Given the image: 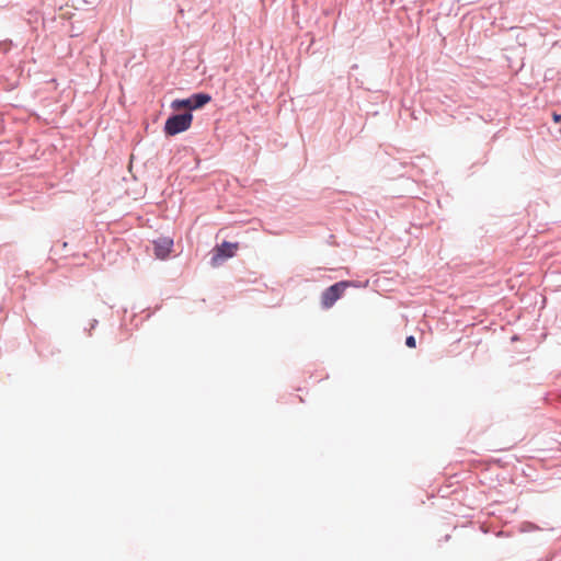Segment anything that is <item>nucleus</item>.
Returning a JSON list of instances; mask_svg holds the SVG:
<instances>
[{
	"label": "nucleus",
	"instance_id": "obj_8",
	"mask_svg": "<svg viewBox=\"0 0 561 561\" xmlns=\"http://www.w3.org/2000/svg\"><path fill=\"white\" fill-rule=\"evenodd\" d=\"M552 118L556 123H559L561 122V114H558V113H553L552 114Z\"/></svg>",
	"mask_w": 561,
	"mask_h": 561
},
{
	"label": "nucleus",
	"instance_id": "obj_4",
	"mask_svg": "<svg viewBox=\"0 0 561 561\" xmlns=\"http://www.w3.org/2000/svg\"><path fill=\"white\" fill-rule=\"evenodd\" d=\"M238 250V243L222 242L220 245L216 248V254L213 257L214 261L218 259H228L232 257Z\"/></svg>",
	"mask_w": 561,
	"mask_h": 561
},
{
	"label": "nucleus",
	"instance_id": "obj_1",
	"mask_svg": "<svg viewBox=\"0 0 561 561\" xmlns=\"http://www.w3.org/2000/svg\"><path fill=\"white\" fill-rule=\"evenodd\" d=\"M193 121V115L190 112L183 114H176L170 116L164 124V133L168 136H174L176 134L187 130Z\"/></svg>",
	"mask_w": 561,
	"mask_h": 561
},
{
	"label": "nucleus",
	"instance_id": "obj_7",
	"mask_svg": "<svg viewBox=\"0 0 561 561\" xmlns=\"http://www.w3.org/2000/svg\"><path fill=\"white\" fill-rule=\"evenodd\" d=\"M405 344L408 347H411V348L415 347L416 341H415L414 336H412V335L408 336L405 340Z\"/></svg>",
	"mask_w": 561,
	"mask_h": 561
},
{
	"label": "nucleus",
	"instance_id": "obj_5",
	"mask_svg": "<svg viewBox=\"0 0 561 561\" xmlns=\"http://www.w3.org/2000/svg\"><path fill=\"white\" fill-rule=\"evenodd\" d=\"M211 96L207 93H197L192 95L194 110L203 107L205 104L209 103Z\"/></svg>",
	"mask_w": 561,
	"mask_h": 561
},
{
	"label": "nucleus",
	"instance_id": "obj_3",
	"mask_svg": "<svg viewBox=\"0 0 561 561\" xmlns=\"http://www.w3.org/2000/svg\"><path fill=\"white\" fill-rule=\"evenodd\" d=\"M173 240L170 238H160L153 242L154 254L158 259L164 260L171 252Z\"/></svg>",
	"mask_w": 561,
	"mask_h": 561
},
{
	"label": "nucleus",
	"instance_id": "obj_6",
	"mask_svg": "<svg viewBox=\"0 0 561 561\" xmlns=\"http://www.w3.org/2000/svg\"><path fill=\"white\" fill-rule=\"evenodd\" d=\"M171 107L175 111L182 108L194 110L192 96L183 100H174L171 104Z\"/></svg>",
	"mask_w": 561,
	"mask_h": 561
},
{
	"label": "nucleus",
	"instance_id": "obj_2",
	"mask_svg": "<svg viewBox=\"0 0 561 561\" xmlns=\"http://www.w3.org/2000/svg\"><path fill=\"white\" fill-rule=\"evenodd\" d=\"M351 286V282L342 280L328 287L321 295V305L323 308H331L339 300L346 288Z\"/></svg>",
	"mask_w": 561,
	"mask_h": 561
}]
</instances>
